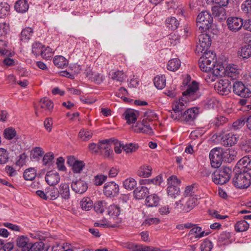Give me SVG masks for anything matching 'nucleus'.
<instances>
[{
    "mask_svg": "<svg viewBox=\"0 0 251 251\" xmlns=\"http://www.w3.org/2000/svg\"><path fill=\"white\" fill-rule=\"evenodd\" d=\"M232 172L231 168L225 165L220 166L213 174V182L221 185L226 183L229 180Z\"/></svg>",
    "mask_w": 251,
    "mask_h": 251,
    "instance_id": "nucleus-1",
    "label": "nucleus"
},
{
    "mask_svg": "<svg viewBox=\"0 0 251 251\" xmlns=\"http://www.w3.org/2000/svg\"><path fill=\"white\" fill-rule=\"evenodd\" d=\"M181 89L184 90L182 97L179 99L178 101H177L173 104V110L175 112L184 110L188 104V75H186L183 80Z\"/></svg>",
    "mask_w": 251,
    "mask_h": 251,
    "instance_id": "nucleus-2",
    "label": "nucleus"
},
{
    "mask_svg": "<svg viewBox=\"0 0 251 251\" xmlns=\"http://www.w3.org/2000/svg\"><path fill=\"white\" fill-rule=\"evenodd\" d=\"M232 178L233 184L237 188L240 189L247 188L251 184V175L247 172L238 171Z\"/></svg>",
    "mask_w": 251,
    "mask_h": 251,
    "instance_id": "nucleus-3",
    "label": "nucleus"
},
{
    "mask_svg": "<svg viewBox=\"0 0 251 251\" xmlns=\"http://www.w3.org/2000/svg\"><path fill=\"white\" fill-rule=\"evenodd\" d=\"M213 17L211 14L206 11L200 13L197 19L198 25L201 32H205L211 26L213 22Z\"/></svg>",
    "mask_w": 251,
    "mask_h": 251,
    "instance_id": "nucleus-4",
    "label": "nucleus"
},
{
    "mask_svg": "<svg viewBox=\"0 0 251 251\" xmlns=\"http://www.w3.org/2000/svg\"><path fill=\"white\" fill-rule=\"evenodd\" d=\"M53 108V104L51 100L44 98L42 99L39 103L38 107H35V112L37 116H39L40 114L43 115L47 114V112H50Z\"/></svg>",
    "mask_w": 251,
    "mask_h": 251,
    "instance_id": "nucleus-5",
    "label": "nucleus"
},
{
    "mask_svg": "<svg viewBox=\"0 0 251 251\" xmlns=\"http://www.w3.org/2000/svg\"><path fill=\"white\" fill-rule=\"evenodd\" d=\"M199 43L196 46L195 52L199 54L206 51L211 44L210 36L207 34H201L199 36Z\"/></svg>",
    "mask_w": 251,
    "mask_h": 251,
    "instance_id": "nucleus-6",
    "label": "nucleus"
},
{
    "mask_svg": "<svg viewBox=\"0 0 251 251\" xmlns=\"http://www.w3.org/2000/svg\"><path fill=\"white\" fill-rule=\"evenodd\" d=\"M201 96L200 83L192 79L189 75V102L199 99Z\"/></svg>",
    "mask_w": 251,
    "mask_h": 251,
    "instance_id": "nucleus-7",
    "label": "nucleus"
},
{
    "mask_svg": "<svg viewBox=\"0 0 251 251\" xmlns=\"http://www.w3.org/2000/svg\"><path fill=\"white\" fill-rule=\"evenodd\" d=\"M128 207L126 201L124 198H120L118 204L110 205L108 208V214L111 216H118L121 212L125 211Z\"/></svg>",
    "mask_w": 251,
    "mask_h": 251,
    "instance_id": "nucleus-8",
    "label": "nucleus"
},
{
    "mask_svg": "<svg viewBox=\"0 0 251 251\" xmlns=\"http://www.w3.org/2000/svg\"><path fill=\"white\" fill-rule=\"evenodd\" d=\"M179 183L180 181L176 176H172L168 178L167 193L168 195L176 198V196L178 195L179 189L178 186Z\"/></svg>",
    "mask_w": 251,
    "mask_h": 251,
    "instance_id": "nucleus-9",
    "label": "nucleus"
},
{
    "mask_svg": "<svg viewBox=\"0 0 251 251\" xmlns=\"http://www.w3.org/2000/svg\"><path fill=\"white\" fill-rule=\"evenodd\" d=\"M209 158L212 167L215 168L220 167L222 162L221 148H216L212 149L209 153Z\"/></svg>",
    "mask_w": 251,
    "mask_h": 251,
    "instance_id": "nucleus-10",
    "label": "nucleus"
},
{
    "mask_svg": "<svg viewBox=\"0 0 251 251\" xmlns=\"http://www.w3.org/2000/svg\"><path fill=\"white\" fill-rule=\"evenodd\" d=\"M227 28L232 32L238 31L243 27V20L236 17H229L226 20Z\"/></svg>",
    "mask_w": 251,
    "mask_h": 251,
    "instance_id": "nucleus-11",
    "label": "nucleus"
},
{
    "mask_svg": "<svg viewBox=\"0 0 251 251\" xmlns=\"http://www.w3.org/2000/svg\"><path fill=\"white\" fill-rule=\"evenodd\" d=\"M135 132L145 133L150 135H152L153 132L151 127L147 120H143L142 122H138L135 126L132 127Z\"/></svg>",
    "mask_w": 251,
    "mask_h": 251,
    "instance_id": "nucleus-12",
    "label": "nucleus"
},
{
    "mask_svg": "<svg viewBox=\"0 0 251 251\" xmlns=\"http://www.w3.org/2000/svg\"><path fill=\"white\" fill-rule=\"evenodd\" d=\"M119 193V185L115 182H108L104 184L103 193L107 197H114L116 196Z\"/></svg>",
    "mask_w": 251,
    "mask_h": 251,
    "instance_id": "nucleus-13",
    "label": "nucleus"
},
{
    "mask_svg": "<svg viewBox=\"0 0 251 251\" xmlns=\"http://www.w3.org/2000/svg\"><path fill=\"white\" fill-rule=\"evenodd\" d=\"M237 169L240 171L248 173L251 170V157L246 156L241 158L236 164L234 170Z\"/></svg>",
    "mask_w": 251,
    "mask_h": 251,
    "instance_id": "nucleus-14",
    "label": "nucleus"
},
{
    "mask_svg": "<svg viewBox=\"0 0 251 251\" xmlns=\"http://www.w3.org/2000/svg\"><path fill=\"white\" fill-rule=\"evenodd\" d=\"M216 86L218 93L222 95H228L231 88L230 82L226 79L220 80Z\"/></svg>",
    "mask_w": 251,
    "mask_h": 251,
    "instance_id": "nucleus-15",
    "label": "nucleus"
},
{
    "mask_svg": "<svg viewBox=\"0 0 251 251\" xmlns=\"http://www.w3.org/2000/svg\"><path fill=\"white\" fill-rule=\"evenodd\" d=\"M71 188L75 193L82 194L87 190L88 185L85 181L78 179L72 182Z\"/></svg>",
    "mask_w": 251,
    "mask_h": 251,
    "instance_id": "nucleus-16",
    "label": "nucleus"
},
{
    "mask_svg": "<svg viewBox=\"0 0 251 251\" xmlns=\"http://www.w3.org/2000/svg\"><path fill=\"white\" fill-rule=\"evenodd\" d=\"M189 240H192L194 239H199L204 236V231H201V228L196 226L194 225L189 224Z\"/></svg>",
    "mask_w": 251,
    "mask_h": 251,
    "instance_id": "nucleus-17",
    "label": "nucleus"
},
{
    "mask_svg": "<svg viewBox=\"0 0 251 251\" xmlns=\"http://www.w3.org/2000/svg\"><path fill=\"white\" fill-rule=\"evenodd\" d=\"M237 140V138L234 134L226 133L221 138V144L226 147L232 146L236 144Z\"/></svg>",
    "mask_w": 251,
    "mask_h": 251,
    "instance_id": "nucleus-18",
    "label": "nucleus"
},
{
    "mask_svg": "<svg viewBox=\"0 0 251 251\" xmlns=\"http://www.w3.org/2000/svg\"><path fill=\"white\" fill-rule=\"evenodd\" d=\"M16 244L18 247L21 248L22 251H30L31 243L27 236L22 235L19 236L16 240Z\"/></svg>",
    "mask_w": 251,
    "mask_h": 251,
    "instance_id": "nucleus-19",
    "label": "nucleus"
},
{
    "mask_svg": "<svg viewBox=\"0 0 251 251\" xmlns=\"http://www.w3.org/2000/svg\"><path fill=\"white\" fill-rule=\"evenodd\" d=\"M60 178L59 174L53 171L48 172L45 176L46 182L50 186L56 185L59 182Z\"/></svg>",
    "mask_w": 251,
    "mask_h": 251,
    "instance_id": "nucleus-20",
    "label": "nucleus"
},
{
    "mask_svg": "<svg viewBox=\"0 0 251 251\" xmlns=\"http://www.w3.org/2000/svg\"><path fill=\"white\" fill-rule=\"evenodd\" d=\"M239 70L234 65H228L226 67L225 76L231 78V79H235L239 77Z\"/></svg>",
    "mask_w": 251,
    "mask_h": 251,
    "instance_id": "nucleus-21",
    "label": "nucleus"
},
{
    "mask_svg": "<svg viewBox=\"0 0 251 251\" xmlns=\"http://www.w3.org/2000/svg\"><path fill=\"white\" fill-rule=\"evenodd\" d=\"M138 112L131 109H127L124 113L125 118L128 124L134 123L137 118Z\"/></svg>",
    "mask_w": 251,
    "mask_h": 251,
    "instance_id": "nucleus-22",
    "label": "nucleus"
},
{
    "mask_svg": "<svg viewBox=\"0 0 251 251\" xmlns=\"http://www.w3.org/2000/svg\"><path fill=\"white\" fill-rule=\"evenodd\" d=\"M134 197L136 199L141 200L144 198L149 194V189L144 186L137 187L134 190Z\"/></svg>",
    "mask_w": 251,
    "mask_h": 251,
    "instance_id": "nucleus-23",
    "label": "nucleus"
},
{
    "mask_svg": "<svg viewBox=\"0 0 251 251\" xmlns=\"http://www.w3.org/2000/svg\"><path fill=\"white\" fill-rule=\"evenodd\" d=\"M160 200V198L156 194H151L147 197L146 204L148 207L156 206L159 204Z\"/></svg>",
    "mask_w": 251,
    "mask_h": 251,
    "instance_id": "nucleus-24",
    "label": "nucleus"
},
{
    "mask_svg": "<svg viewBox=\"0 0 251 251\" xmlns=\"http://www.w3.org/2000/svg\"><path fill=\"white\" fill-rule=\"evenodd\" d=\"M54 65L58 68H64L68 65V61L62 55H56L53 59Z\"/></svg>",
    "mask_w": 251,
    "mask_h": 251,
    "instance_id": "nucleus-25",
    "label": "nucleus"
},
{
    "mask_svg": "<svg viewBox=\"0 0 251 251\" xmlns=\"http://www.w3.org/2000/svg\"><path fill=\"white\" fill-rule=\"evenodd\" d=\"M152 168L147 165H142L137 171V175L139 176L149 177L151 175Z\"/></svg>",
    "mask_w": 251,
    "mask_h": 251,
    "instance_id": "nucleus-26",
    "label": "nucleus"
},
{
    "mask_svg": "<svg viewBox=\"0 0 251 251\" xmlns=\"http://www.w3.org/2000/svg\"><path fill=\"white\" fill-rule=\"evenodd\" d=\"M226 70L224 66L221 64H215L212 69V72L216 77L225 76Z\"/></svg>",
    "mask_w": 251,
    "mask_h": 251,
    "instance_id": "nucleus-27",
    "label": "nucleus"
},
{
    "mask_svg": "<svg viewBox=\"0 0 251 251\" xmlns=\"http://www.w3.org/2000/svg\"><path fill=\"white\" fill-rule=\"evenodd\" d=\"M15 10L19 13H24L28 9V4L26 0H19L15 4Z\"/></svg>",
    "mask_w": 251,
    "mask_h": 251,
    "instance_id": "nucleus-28",
    "label": "nucleus"
},
{
    "mask_svg": "<svg viewBox=\"0 0 251 251\" xmlns=\"http://www.w3.org/2000/svg\"><path fill=\"white\" fill-rule=\"evenodd\" d=\"M188 190V186H186L185 188V190L184 193V195L185 196V198H182L179 201L176 202V206L175 208L177 209L178 211H181L183 210V208H182V206L179 207V205H181L182 206H187L188 207V199L186 198L188 195V192L187 190Z\"/></svg>",
    "mask_w": 251,
    "mask_h": 251,
    "instance_id": "nucleus-29",
    "label": "nucleus"
},
{
    "mask_svg": "<svg viewBox=\"0 0 251 251\" xmlns=\"http://www.w3.org/2000/svg\"><path fill=\"white\" fill-rule=\"evenodd\" d=\"M58 191L59 195L63 199L68 200L70 198V189L68 184L65 183L61 184Z\"/></svg>",
    "mask_w": 251,
    "mask_h": 251,
    "instance_id": "nucleus-30",
    "label": "nucleus"
},
{
    "mask_svg": "<svg viewBox=\"0 0 251 251\" xmlns=\"http://www.w3.org/2000/svg\"><path fill=\"white\" fill-rule=\"evenodd\" d=\"M153 81L155 86L158 89H162L166 85V78L164 75L155 76Z\"/></svg>",
    "mask_w": 251,
    "mask_h": 251,
    "instance_id": "nucleus-31",
    "label": "nucleus"
},
{
    "mask_svg": "<svg viewBox=\"0 0 251 251\" xmlns=\"http://www.w3.org/2000/svg\"><path fill=\"white\" fill-rule=\"evenodd\" d=\"M167 26L172 30L176 29L179 25V21L174 17L168 18L166 20Z\"/></svg>",
    "mask_w": 251,
    "mask_h": 251,
    "instance_id": "nucleus-32",
    "label": "nucleus"
},
{
    "mask_svg": "<svg viewBox=\"0 0 251 251\" xmlns=\"http://www.w3.org/2000/svg\"><path fill=\"white\" fill-rule=\"evenodd\" d=\"M221 151L222 153V161L230 163L234 159V155L231 153V151L229 150H224L221 148Z\"/></svg>",
    "mask_w": 251,
    "mask_h": 251,
    "instance_id": "nucleus-33",
    "label": "nucleus"
},
{
    "mask_svg": "<svg viewBox=\"0 0 251 251\" xmlns=\"http://www.w3.org/2000/svg\"><path fill=\"white\" fill-rule=\"evenodd\" d=\"M80 205L83 210H90L93 205L92 201L88 197L83 198L80 202Z\"/></svg>",
    "mask_w": 251,
    "mask_h": 251,
    "instance_id": "nucleus-34",
    "label": "nucleus"
},
{
    "mask_svg": "<svg viewBox=\"0 0 251 251\" xmlns=\"http://www.w3.org/2000/svg\"><path fill=\"white\" fill-rule=\"evenodd\" d=\"M238 55L244 58H248L251 56V46L245 45L238 51Z\"/></svg>",
    "mask_w": 251,
    "mask_h": 251,
    "instance_id": "nucleus-35",
    "label": "nucleus"
},
{
    "mask_svg": "<svg viewBox=\"0 0 251 251\" xmlns=\"http://www.w3.org/2000/svg\"><path fill=\"white\" fill-rule=\"evenodd\" d=\"M46 189V192L48 200H55L59 196L58 190L56 188L48 187Z\"/></svg>",
    "mask_w": 251,
    "mask_h": 251,
    "instance_id": "nucleus-36",
    "label": "nucleus"
},
{
    "mask_svg": "<svg viewBox=\"0 0 251 251\" xmlns=\"http://www.w3.org/2000/svg\"><path fill=\"white\" fill-rule=\"evenodd\" d=\"M180 66V61L177 58L170 60L167 65L168 70L175 72L178 70Z\"/></svg>",
    "mask_w": 251,
    "mask_h": 251,
    "instance_id": "nucleus-37",
    "label": "nucleus"
},
{
    "mask_svg": "<svg viewBox=\"0 0 251 251\" xmlns=\"http://www.w3.org/2000/svg\"><path fill=\"white\" fill-rule=\"evenodd\" d=\"M234 227L236 231L243 232L248 230L249 227V224L245 220H243L237 222Z\"/></svg>",
    "mask_w": 251,
    "mask_h": 251,
    "instance_id": "nucleus-38",
    "label": "nucleus"
},
{
    "mask_svg": "<svg viewBox=\"0 0 251 251\" xmlns=\"http://www.w3.org/2000/svg\"><path fill=\"white\" fill-rule=\"evenodd\" d=\"M44 153V152L41 148L35 147L31 151L30 158L31 159L38 161L43 155Z\"/></svg>",
    "mask_w": 251,
    "mask_h": 251,
    "instance_id": "nucleus-39",
    "label": "nucleus"
},
{
    "mask_svg": "<svg viewBox=\"0 0 251 251\" xmlns=\"http://www.w3.org/2000/svg\"><path fill=\"white\" fill-rule=\"evenodd\" d=\"M107 207V203L104 201H97L94 205L95 211L98 213H102Z\"/></svg>",
    "mask_w": 251,
    "mask_h": 251,
    "instance_id": "nucleus-40",
    "label": "nucleus"
},
{
    "mask_svg": "<svg viewBox=\"0 0 251 251\" xmlns=\"http://www.w3.org/2000/svg\"><path fill=\"white\" fill-rule=\"evenodd\" d=\"M33 33L32 29L30 27L24 28L21 33V39L23 41H26L30 39Z\"/></svg>",
    "mask_w": 251,
    "mask_h": 251,
    "instance_id": "nucleus-41",
    "label": "nucleus"
},
{
    "mask_svg": "<svg viewBox=\"0 0 251 251\" xmlns=\"http://www.w3.org/2000/svg\"><path fill=\"white\" fill-rule=\"evenodd\" d=\"M36 171L34 168H30L26 169L24 173V177L25 180H32L36 176Z\"/></svg>",
    "mask_w": 251,
    "mask_h": 251,
    "instance_id": "nucleus-42",
    "label": "nucleus"
},
{
    "mask_svg": "<svg viewBox=\"0 0 251 251\" xmlns=\"http://www.w3.org/2000/svg\"><path fill=\"white\" fill-rule=\"evenodd\" d=\"M126 77L123 71H118L114 72L111 76V78L114 81L119 82L124 81Z\"/></svg>",
    "mask_w": 251,
    "mask_h": 251,
    "instance_id": "nucleus-43",
    "label": "nucleus"
},
{
    "mask_svg": "<svg viewBox=\"0 0 251 251\" xmlns=\"http://www.w3.org/2000/svg\"><path fill=\"white\" fill-rule=\"evenodd\" d=\"M9 159V152L3 148H0V164H6Z\"/></svg>",
    "mask_w": 251,
    "mask_h": 251,
    "instance_id": "nucleus-44",
    "label": "nucleus"
},
{
    "mask_svg": "<svg viewBox=\"0 0 251 251\" xmlns=\"http://www.w3.org/2000/svg\"><path fill=\"white\" fill-rule=\"evenodd\" d=\"M30 251H47L43 242H37L30 245Z\"/></svg>",
    "mask_w": 251,
    "mask_h": 251,
    "instance_id": "nucleus-45",
    "label": "nucleus"
},
{
    "mask_svg": "<svg viewBox=\"0 0 251 251\" xmlns=\"http://www.w3.org/2000/svg\"><path fill=\"white\" fill-rule=\"evenodd\" d=\"M136 185V181L132 178H129L123 182V186L126 190L133 189Z\"/></svg>",
    "mask_w": 251,
    "mask_h": 251,
    "instance_id": "nucleus-46",
    "label": "nucleus"
},
{
    "mask_svg": "<svg viewBox=\"0 0 251 251\" xmlns=\"http://www.w3.org/2000/svg\"><path fill=\"white\" fill-rule=\"evenodd\" d=\"M3 134L6 139L11 140L16 136L17 133L14 128L8 127L4 129Z\"/></svg>",
    "mask_w": 251,
    "mask_h": 251,
    "instance_id": "nucleus-47",
    "label": "nucleus"
},
{
    "mask_svg": "<svg viewBox=\"0 0 251 251\" xmlns=\"http://www.w3.org/2000/svg\"><path fill=\"white\" fill-rule=\"evenodd\" d=\"M114 139H109L100 141L98 143L99 150H104L107 149L111 145H112V142H114Z\"/></svg>",
    "mask_w": 251,
    "mask_h": 251,
    "instance_id": "nucleus-48",
    "label": "nucleus"
},
{
    "mask_svg": "<svg viewBox=\"0 0 251 251\" xmlns=\"http://www.w3.org/2000/svg\"><path fill=\"white\" fill-rule=\"evenodd\" d=\"M200 195H195L189 197V211L193 209L199 204L198 201L201 199Z\"/></svg>",
    "mask_w": 251,
    "mask_h": 251,
    "instance_id": "nucleus-49",
    "label": "nucleus"
},
{
    "mask_svg": "<svg viewBox=\"0 0 251 251\" xmlns=\"http://www.w3.org/2000/svg\"><path fill=\"white\" fill-rule=\"evenodd\" d=\"M10 10V6L5 2L0 3V18L7 15Z\"/></svg>",
    "mask_w": 251,
    "mask_h": 251,
    "instance_id": "nucleus-50",
    "label": "nucleus"
},
{
    "mask_svg": "<svg viewBox=\"0 0 251 251\" xmlns=\"http://www.w3.org/2000/svg\"><path fill=\"white\" fill-rule=\"evenodd\" d=\"M162 176L160 175L152 179H148L143 180L144 184H154L155 185H160L162 182Z\"/></svg>",
    "mask_w": 251,
    "mask_h": 251,
    "instance_id": "nucleus-51",
    "label": "nucleus"
},
{
    "mask_svg": "<svg viewBox=\"0 0 251 251\" xmlns=\"http://www.w3.org/2000/svg\"><path fill=\"white\" fill-rule=\"evenodd\" d=\"M107 176L103 175H98L94 177V184L96 186H100L106 180Z\"/></svg>",
    "mask_w": 251,
    "mask_h": 251,
    "instance_id": "nucleus-52",
    "label": "nucleus"
},
{
    "mask_svg": "<svg viewBox=\"0 0 251 251\" xmlns=\"http://www.w3.org/2000/svg\"><path fill=\"white\" fill-rule=\"evenodd\" d=\"M245 85L241 81H235L232 85L233 91L234 93L238 95L240 93L242 89L244 88Z\"/></svg>",
    "mask_w": 251,
    "mask_h": 251,
    "instance_id": "nucleus-53",
    "label": "nucleus"
},
{
    "mask_svg": "<svg viewBox=\"0 0 251 251\" xmlns=\"http://www.w3.org/2000/svg\"><path fill=\"white\" fill-rule=\"evenodd\" d=\"M10 31L9 25L5 23H0V36H5Z\"/></svg>",
    "mask_w": 251,
    "mask_h": 251,
    "instance_id": "nucleus-54",
    "label": "nucleus"
},
{
    "mask_svg": "<svg viewBox=\"0 0 251 251\" xmlns=\"http://www.w3.org/2000/svg\"><path fill=\"white\" fill-rule=\"evenodd\" d=\"M92 134L93 133L91 131L86 130L83 129L79 132L78 136L82 140L86 141L90 139Z\"/></svg>",
    "mask_w": 251,
    "mask_h": 251,
    "instance_id": "nucleus-55",
    "label": "nucleus"
},
{
    "mask_svg": "<svg viewBox=\"0 0 251 251\" xmlns=\"http://www.w3.org/2000/svg\"><path fill=\"white\" fill-rule=\"evenodd\" d=\"M199 108L198 107L189 108V123L193 121L197 117L199 114ZM191 124L189 123V125Z\"/></svg>",
    "mask_w": 251,
    "mask_h": 251,
    "instance_id": "nucleus-56",
    "label": "nucleus"
},
{
    "mask_svg": "<svg viewBox=\"0 0 251 251\" xmlns=\"http://www.w3.org/2000/svg\"><path fill=\"white\" fill-rule=\"evenodd\" d=\"M42 57L45 59L49 60L52 56V50L49 47H46L40 53Z\"/></svg>",
    "mask_w": 251,
    "mask_h": 251,
    "instance_id": "nucleus-57",
    "label": "nucleus"
},
{
    "mask_svg": "<svg viewBox=\"0 0 251 251\" xmlns=\"http://www.w3.org/2000/svg\"><path fill=\"white\" fill-rule=\"evenodd\" d=\"M138 148V147L137 146L132 143L123 145L122 147V149L127 153L134 152Z\"/></svg>",
    "mask_w": 251,
    "mask_h": 251,
    "instance_id": "nucleus-58",
    "label": "nucleus"
},
{
    "mask_svg": "<svg viewBox=\"0 0 251 251\" xmlns=\"http://www.w3.org/2000/svg\"><path fill=\"white\" fill-rule=\"evenodd\" d=\"M84 166L85 164L83 161L77 160V161L72 166L73 172L75 173H80L84 168Z\"/></svg>",
    "mask_w": 251,
    "mask_h": 251,
    "instance_id": "nucleus-59",
    "label": "nucleus"
},
{
    "mask_svg": "<svg viewBox=\"0 0 251 251\" xmlns=\"http://www.w3.org/2000/svg\"><path fill=\"white\" fill-rule=\"evenodd\" d=\"M213 247L212 242L208 240H205L201 245V251H210Z\"/></svg>",
    "mask_w": 251,
    "mask_h": 251,
    "instance_id": "nucleus-60",
    "label": "nucleus"
},
{
    "mask_svg": "<svg viewBox=\"0 0 251 251\" xmlns=\"http://www.w3.org/2000/svg\"><path fill=\"white\" fill-rule=\"evenodd\" d=\"M54 159V154L52 152H48L44 155L43 158V163L44 165L50 164Z\"/></svg>",
    "mask_w": 251,
    "mask_h": 251,
    "instance_id": "nucleus-61",
    "label": "nucleus"
},
{
    "mask_svg": "<svg viewBox=\"0 0 251 251\" xmlns=\"http://www.w3.org/2000/svg\"><path fill=\"white\" fill-rule=\"evenodd\" d=\"M43 50V47L41 43L36 42L33 44L32 52L35 55H39Z\"/></svg>",
    "mask_w": 251,
    "mask_h": 251,
    "instance_id": "nucleus-62",
    "label": "nucleus"
},
{
    "mask_svg": "<svg viewBox=\"0 0 251 251\" xmlns=\"http://www.w3.org/2000/svg\"><path fill=\"white\" fill-rule=\"evenodd\" d=\"M227 121V120L226 117L220 116L216 118L212 124H213L215 127H218L226 123Z\"/></svg>",
    "mask_w": 251,
    "mask_h": 251,
    "instance_id": "nucleus-63",
    "label": "nucleus"
},
{
    "mask_svg": "<svg viewBox=\"0 0 251 251\" xmlns=\"http://www.w3.org/2000/svg\"><path fill=\"white\" fill-rule=\"evenodd\" d=\"M242 10L245 13H251V0H246L241 5Z\"/></svg>",
    "mask_w": 251,
    "mask_h": 251,
    "instance_id": "nucleus-64",
    "label": "nucleus"
}]
</instances>
